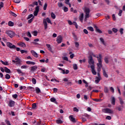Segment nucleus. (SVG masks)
I'll return each instance as SVG.
<instances>
[{
	"mask_svg": "<svg viewBox=\"0 0 125 125\" xmlns=\"http://www.w3.org/2000/svg\"><path fill=\"white\" fill-rule=\"evenodd\" d=\"M35 90L36 92V93L39 94L40 93V92H41V89H40V88L37 87L35 88Z\"/></svg>",
	"mask_w": 125,
	"mask_h": 125,
	"instance_id": "obj_29",
	"label": "nucleus"
},
{
	"mask_svg": "<svg viewBox=\"0 0 125 125\" xmlns=\"http://www.w3.org/2000/svg\"><path fill=\"white\" fill-rule=\"evenodd\" d=\"M69 119L72 123H75L76 122V119L73 117V115H70L69 116Z\"/></svg>",
	"mask_w": 125,
	"mask_h": 125,
	"instance_id": "obj_19",
	"label": "nucleus"
},
{
	"mask_svg": "<svg viewBox=\"0 0 125 125\" xmlns=\"http://www.w3.org/2000/svg\"><path fill=\"white\" fill-rule=\"evenodd\" d=\"M32 17H34L33 14H30L28 15V17L27 18V20L31 19Z\"/></svg>",
	"mask_w": 125,
	"mask_h": 125,
	"instance_id": "obj_45",
	"label": "nucleus"
},
{
	"mask_svg": "<svg viewBox=\"0 0 125 125\" xmlns=\"http://www.w3.org/2000/svg\"><path fill=\"white\" fill-rule=\"evenodd\" d=\"M1 63H2V64H3V65H5V66H7V65H8V62H3L2 60L0 61Z\"/></svg>",
	"mask_w": 125,
	"mask_h": 125,
	"instance_id": "obj_32",
	"label": "nucleus"
},
{
	"mask_svg": "<svg viewBox=\"0 0 125 125\" xmlns=\"http://www.w3.org/2000/svg\"><path fill=\"white\" fill-rule=\"evenodd\" d=\"M112 31L114 33H117V32H118V29L116 28H112Z\"/></svg>",
	"mask_w": 125,
	"mask_h": 125,
	"instance_id": "obj_53",
	"label": "nucleus"
},
{
	"mask_svg": "<svg viewBox=\"0 0 125 125\" xmlns=\"http://www.w3.org/2000/svg\"><path fill=\"white\" fill-rule=\"evenodd\" d=\"M90 68L93 75H96V71H95V67L94 65H91Z\"/></svg>",
	"mask_w": 125,
	"mask_h": 125,
	"instance_id": "obj_10",
	"label": "nucleus"
},
{
	"mask_svg": "<svg viewBox=\"0 0 125 125\" xmlns=\"http://www.w3.org/2000/svg\"><path fill=\"white\" fill-rule=\"evenodd\" d=\"M46 21L49 24H52L51 23V21H50V19H49V18H47L46 19H44L43 20V23L44 25L45 30H46V29H47V22H46Z\"/></svg>",
	"mask_w": 125,
	"mask_h": 125,
	"instance_id": "obj_2",
	"label": "nucleus"
},
{
	"mask_svg": "<svg viewBox=\"0 0 125 125\" xmlns=\"http://www.w3.org/2000/svg\"><path fill=\"white\" fill-rule=\"evenodd\" d=\"M110 89L111 92L114 93V92L115 91V89H114V88L113 87H110Z\"/></svg>",
	"mask_w": 125,
	"mask_h": 125,
	"instance_id": "obj_60",
	"label": "nucleus"
},
{
	"mask_svg": "<svg viewBox=\"0 0 125 125\" xmlns=\"http://www.w3.org/2000/svg\"><path fill=\"white\" fill-rule=\"evenodd\" d=\"M18 44L21 47H26V44L23 42H21L20 43H18Z\"/></svg>",
	"mask_w": 125,
	"mask_h": 125,
	"instance_id": "obj_15",
	"label": "nucleus"
},
{
	"mask_svg": "<svg viewBox=\"0 0 125 125\" xmlns=\"http://www.w3.org/2000/svg\"><path fill=\"white\" fill-rule=\"evenodd\" d=\"M15 60L16 63H17V64H20V63H21V60L18 57H16Z\"/></svg>",
	"mask_w": 125,
	"mask_h": 125,
	"instance_id": "obj_16",
	"label": "nucleus"
},
{
	"mask_svg": "<svg viewBox=\"0 0 125 125\" xmlns=\"http://www.w3.org/2000/svg\"><path fill=\"white\" fill-rule=\"evenodd\" d=\"M123 107L124 106L123 105H119L116 107V109H118V111H122V109H123Z\"/></svg>",
	"mask_w": 125,
	"mask_h": 125,
	"instance_id": "obj_33",
	"label": "nucleus"
},
{
	"mask_svg": "<svg viewBox=\"0 0 125 125\" xmlns=\"http://www.w3.org/2000/svg\"><path fill=\"white\" fill-rule=\"evenodd\" d=\"M84 12L85 13V21H86V19L87 18H89V13L90 12V10L88 8H85L84 9Z\"/></svg>",
	"mask_w": 125,
	"mask_h": 125,
	"instance_id": "obj_4",
	"label": "nucleus"
},
{
	"mask_svg": "<svg viewBox=\"0 0 125 125\" xmlns=\"http://www.w3.org/2000/svg\"><path fill=\"white\" fill-rule=\"evenodd\" d=\"M34 18H35V17H33L32 18H31V19L28 21V24H31V23L33 22V20H34Z\"/></svg>",
	"mask_w": 125,
	"mask_h": 125,
	"instance_id": "obj_42",
	"label": "nucleus"
},
{
	"mask_svg": "<svg viewBox=\"0 0 125 125\" xmlns=\"http://www.w3.org/2000/svg\"><path fill=\"white\" fill-rule=\"evenodd\" d=\"M62 9H63L64 12H68V7H62Z\"/></svg>",
	"mask_w": 125,
	"mask_h": 125,
	"instance_id": "obj_36",
	"label": "nucleus"
},
{
	"mask_svg": "<svg viewBox=\"0 0 125 125\" xmlns=\"http://www.w3.org/2000/svg\"><path fill=\"white\" fill-rule=\"evenodd\" d=\"M5 123H6V124L7 125H11V124H10V122H9V121L5 120Z\"/></svg>",
	"mask_w": 125,
	"mask_h": 125,
	"instance_id": "obj_57",
	"label": "nucleus"
},
{
	"mask_svg": "<svg viewBox=\"0 0 125 125\" xmlns=\"http://www.w3.org/2000/svg\"><path fill=\"white\" fill-rule=\"evenodd\" d=\"M118 99H119V101H120L121 105H122V106H123V105H124V101H123V99H122L121 98V97H119V98H118Z\"/></svg>",
	"mask_w": 125,
	"mask_h": 125,
	"instance_id": "obj_30",
	"label": "nucleus"
},
{
	"mask_svg": "<svg viewBox=\"0 0 125 125\" xmlns=\"http://www.w3.org/2000/svg\"><path fill=\"white\" fill-rule=\"evenodd\" d=\"M64 2L66 4H68V3H70V0H65Z\"/></svg>",
	"mask_w": 125,
	"mask_h": 125,
	"instance_id": "obj_64",
	"label": "nucleus"
},
{
	"mask_svg": "<svg viewBox=\"0 0 125 125\" xmlns=\"http://www.w3.org/2000/svg\"><path fill=\"white\" fill-rule=\"evenodd\" d=\"M32 108L33 109H37V104L36 103L33 104L32 105Z\"/></svg>",
	"mask_w": 125,
	"mask_h": 125,
	"instance_id": "obj_41",
	"label": "nucleus"
},
{
	"mask_svg": "<svg viewBox=\"0 0 125 125\" xmlns=\"http://www.w3.org/2000/svg\"><path fill=\"white\" fill-rule=\"evenodd\" d=\"M10 14L11 15H12V16H14V17H16V16H17V15H16V14H15L13 12H10Z\"/></svg>",
	"mask_w": 125,
	"mask_h": 125,
	"instance_id": "obj_47",
	"label": "nucleus"
},
{
	"mask_svg": "<svg viewBox=\"0 0 125 125\" xmlns=\"http://www.w3.org/2000/svg\"><path fill=\"white\" fill-rule=\"evenodd\" d=\"M46 7H47V3H46V2L44 3V6H43V9L44 10H46Z\"/></svg>",
	"mask_w": 125,
	"mask_h": 125,
	"instance_id": "obj_52",
	"label": "nucleus"
},
{
	"mask_svg": "<svg viewBox=\"0 0 125 125\" xmlns=\"http://www.w3.org/2000/svg\"><path fill=\"white\" fill-rule=\"evenodd\" d=\"M17 72H18L19 74H22V72L21 69H17Z\"/></svg>",
	"mask_w": 125,
	"mask_h": 125,
	"instance_id": "obj_61",
	"label": "nucleus"
},
{
	"mask_svg": "<svg viewBox=\"0 0 125 125\" xmlns=\"http://www.w3.org/2000/svg\"><path fill=\"white\" fill-rule=\"evenodd\" d=\"M75 45L76 48H79V46H80V44L79 43V42H75Z\"/></svg>",
	"mask_w": 125,
	"mask_h": 125,
	"instance_id": "obj_43",
	"label": "nucleus"
},
{
	"mask_svg": "<svg viewBox=\"0 0 125 125\" xmlns=\"http://www.w3.org/2000/svg\"><path fill=\"white\" fill-rule=\"evenodd\" d=\"M100 41L101 42H102V43H103V44H104V45L106 46V42H105V41H104V39L103 38H101L100 39Z\"/></svg>",
	"mask_w": 125,
	"mask_h": 125,
	"instance_id": "obj_25",
	"label": "nucleus"
},
{
	"mask_svg": "<svg viewBox=\"0 0 125 125\" xmlns=\"http://www.w3.org/2000/svg\"><path fill=\"white\" fill-rule=\"evenodd\" d=\"M83 33H84V34H86V35H87V34H88V31L86 29H84L83 30Z\"/></svg>",
	"mask_w": 125,
	"mask_h": 125,
	"instance_id": "obj_62",
	"label": "nucleus"
},
{
	"mask_svg": "<svg viewBox=\"0 0 125 125\" xmlns=\"http://www.w3.org/2000/svg\"><path fill=\"white\" fill-rule=\"evenodd\" d=\"M102 112L107 114H114V111L108 108L102 109Z\"/></svg>",
	"mask_w": 125,
	"mask_h": 125,
	"instance_id": "obj_3",
	"label": "nucleus"
},
{
	"mask_svg": "<svg viewBox=\"0 0 125 125\" xmlns=\"http://www.w3.org/2000/svg\"><path fill=\"white\" fill-rule=\"evenodd\" d=\"M88 62L90 65H92L93 66V65H94V61L93 60V59L92 58V56L90 55L88 57Z\"/></svg>",
	"mask_w": 125,
	"mask_h": 125,
	"instance_id": "obj_6",
	"label": "nucleus"
},
{
	"mask_svg": "<svg viewBox=\"0 0 125 125\" xmlns=\"http://www.w3.org/2000/svg\"><path fill=\"white\" fill-rule=\"evenodd\" d=\"M73 69L74 70H78V65L77 64H73Z\"/></svg>",
	"mask_w": 125,
	"mask_h": 125,
	"instance_id": "obj_44",
	"label": "nucleus"
},
{
	"mask_svg": "<svg viewBox=\"0 0 125 125\" xmlns=\"http://www.w3.org/2000/svg\"><path fill=\"white\" fill-rule=\"evenodd\" d=\"M26 64H28V65H35L36 62H31V61H26Z\"/></svg>",
	"mask_w": 125,
	"mask_h": 125,
	"instance_id": "obj_20",
	"label": "nucleus"
},
{
	"mask_svg": "<svg viewBox=\"0 0 125 125\" xmlns=\"http://www.w3.org/2000/svg\"><path fill=\"white\" fill-rule=\"evenodd\" d=\"M21 1V0H14V2H15L16 3H20Z\"/></svg>",
	"mask_w": 125,
	"mask_h": 125,
	"instance_id": "obj_54",
	"label": "nucleus"
},
{
	"mask_svg": "<svg viewBox=\"0 0 125 125\" xmlns=\"http://www.w3.org/2000/svg\"><path fill=\"white\" fill-rule=\"evenodd\" d=\"M37 69H38V66H37L36 65L34 66L30 67L31 72H35V71H36V70H37Z\"/></svg>",
	"mask_w": 125,
	"mask_h": 125,
	"instance_id": "obj_12",
	"label": "nucleus"
},
{
	"mask_svg": "<svg viewBox=\"0 0 125 125\" xmlns=\"http://www.w3.org/2000/svg\"><path fill=\"white\" fill-rule=\"evenodd\" d=\"M87 29L89 30V31H90L91 32H93V31H94V30L93 29V27L91 26L87 27Z\"/></svg>",
	"mask_w": 125,
	"mask_h": 125,
	"instance_id": "obj_34",
	"label": "nucleus"
},
{
	"mask_svg": "<svg viewBox=\"0 0 125 125\" xmlns=\"http://www.w3.org/2000/svg\"><path fill=\"white\" fill-rule=\"evenodd\" d=\"M96 30L98 33H99L100 34H101L102 33V31L99 29V28H97V26H95Z\"/></svg>",
	"mask_w": 125,
	"mask_h": 125,
	"instance_id": "obj_40",
	"label": "nucleus"
},
{
	"mask_svg": "<svg viewBox=\"0 0 125 125\" xmlns=\"http://www.w3.org/2000/svg\"><path fill=\"white\" fill-rule=\"evenodd\" d=\"M35 11H36L37 12H39V11H40V7L39 6H36Z\"/></svg>",
	"mask_w": 125,
	"mask_h": 125,
	"instance_id": "obj_49",
	"label": "nucleus"
},
{
	"mask_svg": "<svg viewBox=\"0 0 125 125\" xmlns=\"http://www.w3.org/2000/svg\"><path fill=\"white\" fill-rule=\"evenodd\" d=\"M58 6H59L60 8L62 7V6H63V3L62 2H58Z\"/></svg>",
	"mask_w": 125,
	"mask_h": 125,
	"instance_id": "obj_46",
	"label": "nucleus"
},
{
	"mask_svg": "<svg viewBox=\"0 0 125 125\" xmlns=\"http://www.w3.org/2000/svg\"><path fill=\"white\" fill-rule=\"evenodd\" d=\"M103 76H104L105 78H108V74L106 73V71L104 68H103Z\"/></svg>",
	"mask_w": 125,
	"mask_h": 125,
	"instance_id": "obj_13",
	"label": "nucleus"
},
{
	"mask_svg": "<svg viewBox=\"0 0 125 125\" xmlns=\"http://www.w3.org/2000/svg\"><path fill=\"white\" fill-rule=\"evenodd\" d=\"M20 51L22 54H23V53H28V52L25 50H21Z\"/></svg>",
	"mask_w": 125,
	"mask_h": 125,
	"instance_id": "obj_50",
	"label": "nucleus"
},
{
	"mask_svg": "<svg viewBox=\"0 0 125 125\" xmlns=\"http://www.w3.org/2000/svg\"><path fill=\"white\" fill-rule=\"evenodd\" d=\"M51 102H53V103H55V104H58V103L56 102V99L55 98H52L50 99Z\"/></svg>",
	"mask_w": 125,
	"mask_h": 125,
	"instance_id": "obj_21",
	"label": "nucleus"
},
{
	"mask_svg": "<svg viewBox=\"0 0 125 125\" xmlns=\"http://www.w3.org/2000/svg\"><path fill=\"white\" fill-rule=\"evenodd\" d=\"M33 36H34L35 37H37V36H38V32L36 31H34Z\"/></svg>",
	"mask_w": 125,
	"mask_h": 125,
	"instance_id": "obj_55",
	"label": "nucleus"
},
{
	"mask_svg": "<svg viewBox=\"0 0 125 125\" xmlns=\"http://www.w3.org/2000/svg\"><path fill=\"white\" fill-rule=\"evenodd\" d=\"M62 41H63V38L61 35H59L58 36L56 42H57L58 43H61L62 42Z\"/></svg>",
	"mask_w": 125,
	"mask_h": 125,
	"instance_id": "obj_9",
	"label": "nucleus"
},
{
	"mask_svg": "<svg viewBox=\"0 0 125 125\" xmlns=\"http://www.w3.org/2000/svg\"><path fill=\"white\" fill-rule=\"evenodd\" d=\"M21 69H27L28 68V66L27 65H22L21 67Z\"/></svg>",
	"mask_w": 125,
	"mask_h": 125,
	"instance_id": "obj_58",
	"label": "nucleus"
},
{
	"mask_svg": "<svg viewBox=\"0 0 125 125\" xmlns=\"http://www.w3.org/2000/svg\"><path fill=\"white\" fill-rule=\"evenodd\" d=\"M120 33L121 35H123V34H124V29L123 28H120Z\"/></svg>",
	"mask_w": 125,
	"mask_h": 125,
	"instance_id": "obj_56",
	"label": "nucleus"
},
{
	"mask_svg": "<svg viewBox=\"0 0 125 125\" xmlns=\"http://www.w3.org/2000/svg\"><path fill=\"white\" fill-rule=\"evenodd\" d=\"M104 91L105 93H108L109 92V89L107 87H104Z\"/></svg>",
	"mask_w": 125,
	"mask_h": 125,
	"instance_id": "obj_35",
	"label": "nucleus"
},
{
	"mask_svg": "<svg viewBox=\"0 0 125 125\" xmlns=\"http://www.w3.org/2000/svg\"><path fill=\"white\" fill-rule=\"evenodd\" d=\"M56 123L58 124V125H60L61 124H63V121L61 120H56Z\"/></svg>",
	"mask_w": 125,
	"mask_h": 125,
	"instance_id": "obj_31",
	"label": "nucleus"
},
{
	"mask_svg": "<svg viewBox=\"0 0 125 125\" xmlns=\"http://www.w3.org/2000/svg\"><path fill=\"white\" fill-rule=\"evenodd\" d=\"M51 17L52 18V19H55L56 18V16L54 13L52 12L51 13Z\"/></svg>",
	"mask_w": 125,
	"mask_h": 125,
	"instance_id": "obj_26",
	"label": "nucleus"
},
{
	"mask_svg": "<svg viewBox=\"0 0 125 125\" xmlns=\"http://www.w3.org/2000/svg\"><path fill=\"white\" fill-rule=\"evenodd\" d=\"M4 71H5V73H7L8 74H10V73H11L10 69L7 68V67H4Z\"/></svg>",
	"mask_w": 125,
	"mask_h": 125,
	"instance_id": "obj_22",
	"label": "nucleus"
},
{
	"mask_svg": "<svg viewBox=\"0 0 125 125\" xmlns=\"http://www.w3.org/2000/svg\"><path fill=\"white\" fill-rule=\"evenodd\" d=\"M46 46L48 48V50H49V51H50L51 52H53V51H52V48L51 47V46L50 45V44H46Z\"/></svg>",
	"mask_w": 125,
	"mask_h": 125,
	"instance_id": "obj_17",
	"label": "nucleus"
},
{
	"mask_svg": "<svg viewBox=\"0 0 125 125\" xmlns=\"http://www.w3.org/2000/svg\"><path fill=\"white\" fill-rule=\"evenodd\" d=\"M5 33L7 35H8V36H9V37H10V38H13V37H14V36H15V33L12 31L7 30L5 31Z\"/></svg>",
	"mask_w": 125,
	"mask_h": 125,
	"instance_id": "obj_5",
	"label": "nucleus"
},
{
	"mask_svg": "<svg viewBox=\"0 0 125 125\" xmlns=\"http://www.w3.org/2000/svg\"><path fill=\"white\" fill-rule=\"evenodd\" d=\"M111 104H112V105L116 104V100L115 99V97H111Z\"/></svg>",
	"mask_w": 125,
	"mask_h": 125,
	"instance_id": "obj_14",
	"label": "nucleus"
},
{
	"mask_svg": "<svg viewBox=\"0 0 125 125\" xmlns=\"http://www.w3.org/2000/svg\"><path fill=\"white\" fill-rule=\"evenodd\" d=\"M72 36H73L74 40H75V41H77L78 40V37H77V35H76V34H75V33H74V32L72 33Z\"/></svg>",
	"mask_w": 125,
	"mask_h": 125,
	"instance_id": "obj_28",
	"label": "nucleus"
},
{
	"mask_svg": "<svg viewBox=\"0 0 125 125\" xmlns=\"http://www.w3.org/2000/svg\"><path fill=\"white\" fill-rule=\"evenodd\" d=\"M98 59V63H97V68H102L103 64H102V56L101 54L99 55V57H96Z\"/></svg>",
	"mask_w": 125,
	"mask_h": 125,
	"instance_id": "obj_1",
	"label": "nucleus"
},
{
	"mask_svg": "<svg viewBox=\"0 0 125 125\" xmlns=\"http://www.w3.org/2000/svg\"><path fill=\"white\" fill-rule=\"evenodd\" d=\"M123 13V10H120L119 13H118L119 16H122V14Z\"/></svg>",
	"mask_w": 125,
	"mask_h": 125,
	"instance_id": "obj_59",
	"label": "nucleus"
},
{
	"mask_svg": "<svg viewBox=\"0 0 125 125\" xmlns=\"http://www.w3.org/2000/svg\"><path fill=\"white\" fill-rule=\"evenodd\" d=\"M73 111H74V112H79V109L77 108V107H74Z\"/></svg>",
	"mask_w": 125,
	"mask_h": 125,
	"instance_id": "obj_63",
	"label": "nucleus"
},
{
	"mask_svg": "<svg viewBox=\"0 0 125 125\" xmlns=\"http://www.w3.org/2000/svg\"><path fill=\"white\" fill-rule=\"evenodd\" d=\"M31 53H32V55L34 56V57H36V58L39 57L38 53H37L35 51L31 50Z\"/></svg>",
	"mask_w": 125,
	"mask_h": 125,
	"instance_id": "obj_11",
	"label": "nucleus"
},
{
	"mask_svg": "<svg viewBox=\"0 0 125 125\" xmlns=\"http://www.w3.org/2000/svg\"><path fill=\"white\" fill-rule=\"evenodd\" d=\"M13 98H14L15 99H17V97H18V95L17 94L12 95Z\"/></svg>",
	"mask_w": 125,
	"mask_h": 125,
	"instance_id": "obj_48",
	"label": "nucleus"
},
{
	"mask_svg": "<svg viewBox=\"0 0 125 125\" xmlns=\"http://www.w3.org/2000/svg\"><path fill=\"white\" fill-rule=\"evenodd\" d=\"M72 24L75 25L76 29H78V24L76 21H74L73 22H72Z\"/></svg>",
	"mask_w": 125,
	"mask_h": 125,
	"instance_id": "obj_51",
	"label": "nucleus"
},
{
	"mask_svg": "<svg viewBox=\"0 0 125 125\" xmlns=\"http://www.w3.org/2000/svg\"><path fill=\"white\" fill-rule=\"evenodd\" d=\"M93 101H95V102H101L102 101V99H93Z\"/></svg>",
	"mask_w": 125,
	"mask_h": 125,
	"instance_id": "obj_38",
	"label": "nucleus"
},
{
	"mask_svg": "<svg viewBox=\"0 0 125 125\" xmlns=\"http://www.w3.org/2000/svg\"><path fill=\"white\" fill-rule=\"evenodd\" d=\"M32 82L33 84H36L37 83V80L35 78H32Z\"/></svg>",
	"mask_w": 125,
	"mask_h": 125,
	"instance_id": "obj_39",
	"label": "nucleus"
},
{
	"mask_svg": "<svg viewBox=\"0 0 125 125\" xmlns=\"http://www.w3.org/2000/svg\"><path fill=\"white\" fill-rule=\"evenodd\" d=\"M108 59H110V57H105L104 58V62H105L106 64H108V63H109Z\"/></svg>",
	"mask_w": 125,
	"mask_h": 125,
	"instance_id": "obj_23",
	"label": "nucleus"
},
{
	"mask_svg": "<svg viewBox=\"0 0 125 125\" xmlns=\"http://www.w3.org/2000/svg\"><path fill=\"white\" fill-rule=\"evenodd\" d=\"M8 25L10 26V27H13V26H14V23L11 21H9L8 22Z\"/></svg>",
	"mask_w": 125,
	"mask_h": 125,
	"instance_id": "obj_27",
	"label": "nucleus"
},
{
	"mask_svg": "<svg viewBox=\"0 0 125 125\" xmlns=\"http://www.w3.org/2000/svg\"><path fill=\"white\" fill-rule=\"evenodd\" d=\"M7 46H8V47H9V48H10L11 49H14L15 48H16V46L10 42H7Z\"/></svg>",
	"mask_w": 125,
	"mask_h": 125,
	"instance_id": "obj_7",
	"label": "nucleus"
},
{
	"mask_svg": "<svg viewBox=\"0 0 125 125\" xmlns=\"http://www.w3.org/2000/svg\"><path fill=\"white\" fill-rule=\"evenodd\" d=\"M96 80H95V83H99V82H100L101 80V77H96Z\"/></svg>",
	"mask_w": 125,
	"mask_h": 125,
	"instance_id": "obj_24",
	"label": "nucleus"
},
{
	"mask_svg": "<svg viewBox=\"0 0 125 125\" xmlns=\"http://www.w3.org/2000/svg\"><path fill=\"white\" fill-rule=\"evenodd\" d=\"M79 19L81 21V22H82V23H83V13H82L80 17H79Z\"/></svg>",
	"mask_w": 125,
	"mask_h": 125,
	"instance_id": "obj_18",
	"label": "nucleus"
},
{
	"mask_svg": "<svg viewBox=\"0 0 125 125\" xmlns=\"http://www.w3.org/2000/svg\"><path fill=\"white\" fill-rule=\"evenodd\" d=\"M8 105L9 107H14L15 105V102H14V101H12V100H10L8 101Z\"/></svg>",
	"mask_w": 125,
	"mask_h": 125,
	"instance_id": "obj_8",
	"label": "nucleus"
},
{
	"mask_svg": "<svg viewBox=\"0 0 125 125\" xmlns=\"http://www.w3.org/2000/svg\"><path fill=\"white\" fill-rule=\"evenodd\" d=\"M5 79H6V80H9V79H10L11 77H10V76L9 75V74H6L5 75Z\"/></svg>",
	"mask_w": 125,
	"mask_h": 125,
	"instance_id": "obj_37",
	"label": "nucleus"
}]
</instances>
